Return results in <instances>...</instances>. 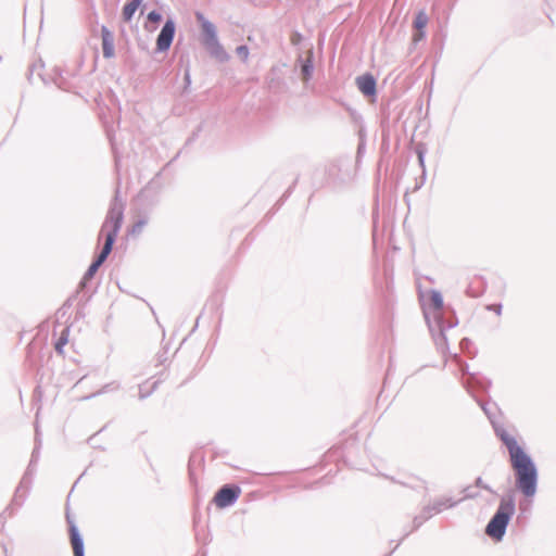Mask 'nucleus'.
I'll list each match as a JSON object with an SVG mask.
<instances>
[{"instance_id": "5", "label": "nucleus", "mask_w": 556, "mask_h": 556, "mask_svg": "<svg viewBox=\"0 0 556 556\" xmlns=\"http://www.w3.org/2000/svg\"><path fill=\"white\" fill-rule=\"evenodd\" d=\"M174 35H175V23L172 20H168L157 36V39H156L157 50H160V51L168 50L172 45Z\"/></svg>"}, {"instance_id": "2", "label": "nucleus", "mask_w": 556, "mask_h": 556, "mask_svg": "<svg viewBox=\"0 0 556 556\" xmlns=\"http://www.w3.org/2000/svg\"><path fill=\"white\" fill-rule=\"evenodd\" d=\"M514 511V501L511 498L502 500L496 514L493 516L485 528V533L490 538L500 541L505 533L506 527Z\"/></svg>"}, {"instance_id": "13", "label": "nucleus", "mask_w": 556, "mask_h": 556, "mask_svg": "<svg viewBox=\"0 0 556 556\" xmlns=\"http://www.w3.org/2000/svg\"><path fill=\"white\" fill-rule=\"evenodd\" d=\"M142 4V0H129L123 8L122 16L125 22H130L136 11Z\"/></svg>"}, {"instance_id": "4", "label": "nucleus", "mask_w": 556, "mask_h": 556, "mask_svg": "<svg viewBox=\"0 0 556 556\" xmlns=\"http://www.w3.org/2000/svg\"><path fill=\"white\" fill-rule=\"evenodd\" d=\"M241 494L238 485H224L215 494L213 502L218 508H225L233 504Z\"/></svg>"}, {"instance_id": "19", "label": "nucleus", "mask_w": 556, "mask_h": 556, "mask_svg": "<svg viewBox=\"0 0 556 556\" xmlns=\"http://www.w3.org/2000/svg\"><path fill=\"white\" fill-rule=\"evenodd\" d=\"M454 502H451L450 500L442 501L438 503L439 507L437 508L438 511L442 510L443 508H451L454 506Z\"/></svg>"}, {"instance_id": "11", "label": "nucleus", "mask_w": 556, "mask_h": 556, "mask_svg": "<svg viewBox=\"0 0 556 556\" xmlns=\"http://www.w3.org/2000/svg\"><path fill=\"white\" fill-rule=\"evenodd\" d=\"M428 24V16L424 11H420L417 13L415 21H414V28L416 29V33L413 35V41L418 42L425 37L424 29L426 28Z\"/></svg>"}, {"instance_id": "6", "label": "nucleus", "mask_w": 556, "mask_h": 556, "mask_svg": "<svg viewBox=\"0 0 556 556\" xmlns=\"http://www.w3.org/2000/svg\"><path fill=\"white\" fill-rule=\"evenodd\" d=\"M356 86L367 97H375L377 91L376 79L371 74H365L356 78Z\"/></svg>"}, {"instance_id": "3", "label": "nucleus", "mask_w": 556, "mask_h": 556, "mask_svg": "<svg viewBox=\"0 0 556 556\" xmlns=\"http://www.w3.org/2000/svg\"><path fill=\"white\" fill-rule=\"evenodd\" d=\"M123 220V208L121 206H113L106 217L102 230L105 231V242H109L111 238V247L115 241V238L119 231Z\"/></svg>"}, {"instance_id": "12", "label": "nucleus", "mask_w": 556, "mask_h": 556, "mask_svg": "<svg viewBox=\"0 0 556 556\" xmlns=\"http://www.w3.org/2000/svg\"><path fill=\"white\" fill-rule=\"evenodd\" d=\"M102 50L104 58L114 56V41L111 31L106 27H102Z\"/></svg>"}, {"instance_id": "14", "label": "nucleus", "mask_w": 556, "mask_h": 556, "mask_svg": "<svg viewBox=\"0 0 556 556\" xmlns=\"http://www.w3.org/2000/svg\"><path fill=\"white\" fill-rule=\"evenodd\" d=\"M301 72H302V80L303 81H308L311 76H312V72H313V64H312V61H311L309 58L302 65V71Z\"/></svg>"}, {"instance_id": "7", "label": "nucleus", "mask_w": 556, "mask_h": 556, "mask_svg": "<svg viewBox=\"0 0 556 556\" xmlns=\"http://www.w3.org/2000/svg\"><path fill=\"white\" fill-rule=\"evenodd\" d=\"M443 307V300L441 294L438 291L429 292L427 296V302L425 304V314L426 316L430 311H432L434 317L439 316L441 309Z\"/></svg>"}, {"instance_id": "18", "label": "nucleus", "mask_w": 556, "mask_h": 556, "mask_svg": "<svg viewBox=\"0 0 556 556\" xmlns=\"http://www.w3.org/2000/svg\"><path fill=\"white\" fill-rule=\"evenodd\" d=\"M162 16L160 13L152 11L148 14V20L152 23H159L161 21Z\"/></svg>"}, {"instance_id": "10", "label": "nucleus", "mask_w": 556, "mask_h": 556, "mask_svg": "<svg viewBox=\"0 0 556 556\" xmlns=\"http://www.w3.org/2000/svg\"><path fill=\"white\" fill-rule=\"evenodd\" d=\"M111 251H112V247H111V238H110L109 242L104 243V247H103L101 253L99 254V256L97 257V260L89 266L87 274H86L87 278H91L97 273V270L102 265V263L106 260V257L109 256Z\"/></svg>"}, {"instance_id": "15", "label": "nucleus", "mask_w": 556, "mask_h": 556, "mask_svg": "<svg viewBox=\"0 0 556 556\" xmlns=\"http://www.w3.org/2000/svg\"><path fill=\"white\" fill-rule=\"evenodd\" d=\"M68 329L63 330L61 337L59 338L58 342L55 343V350L58 353H63V346L67 344L68 342Z\"/></svg>"}, {"instance_id": "9", "label": "nucleus", "mask_w": 556, "mask_h": 556, "mask_svg": "<svg viewBox=\"0 0 556 556\" xmlns=\"http://www.w3.org/2000/svg\"><path fill=\"white\" fill-rule=\"evenodd\" d=\"M70 523V538L74 556H84V544L74 522L67 517Z\"/></svg>"}, {"instance_id": "16", "label": "nucleus", "mask_w": 556, "mask_h": 556, "mask_svg": "<svg viewBox=\"0 0 556 556\" xmlns=\"http://www.w3.org/2000/svg\"><path fill=\"white\" fill-rule=\"evenodd\" d=\"M147 225V220L142 219L135 223L131 227V233L137 235L140 233L142 228Z\"/></svg>"}, {"instance_id": "1", "label": "nucleus", "mask_w": 556, "mask_h": 556, "mask_svg": "<svg viewBox=\"0 0 556 556\" xmlns=\"http://www.w3.org/2000/svg\"><path fill=\"white\" fill-rule=\"evenodd\" d=\"M498 435L509 452L510 465L516 478V488L526 497H532L536 492L538 483V470L534 463L511 433L503 430Z\"/></svg>"}, {"instance_id": "17", "label": "nucleus", "mask_w": 556, "mask_h": 556, "mask_svg": "<svg viewBox=\"0 0 556 556\" xmlns=\"http://www.w3.org/2000/svg\"><path fill=\"white\" fill-rule=\"evenodd\" d=\"M237 54L243 60L247 61L249 56V49L247 46H240L237 48Z\"/></svg>"}, {"instance_id": "8", "label": "nucleus", "mask_w": 556, "mask_h": 556, "mask_svg": "<svg viewBox=\"0 0 556 556\" xmlns=\"http://www.w3.org/2000/svg\"><path fill=\"white\" fill-rule=\"evenodd\" d=\"M197 18L201 23L202 31L204 35V42L208 46L217 45V37L214 25L206 21L200 13L197 14Z\"/></svg>"}, {"instance_id": "20", "label": "nucleus", "mask_w": 556, "mask_h": 556, "mask_svg": "<svg viewBox=\"0 0 556 556\" xmlns=\"http://www.w3.org/2000/svg\"><path fill=\"white\" fill-rule=\"evenodd\" d=\"M496 314H501V305H493L491 307Z\"/></svg>"}]
</instances>
